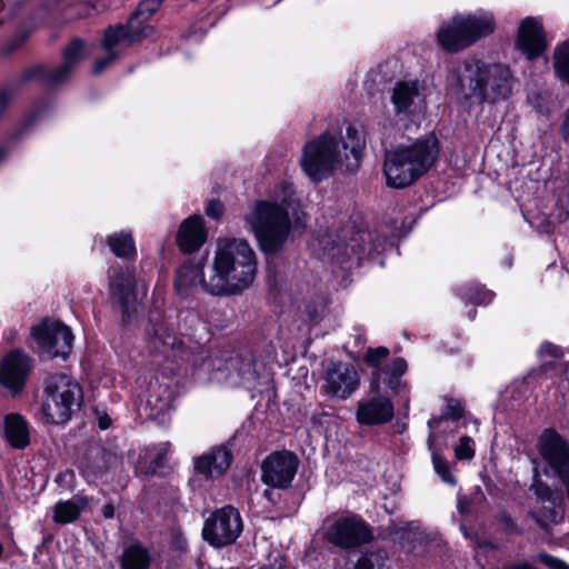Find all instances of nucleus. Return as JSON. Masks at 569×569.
<instances>
[{
	"label": "nucleus",
	"mask_w": 569,
	"mask_h": 569,
	"mask_svg": "<svg viewBox=\"0 0 569 569\" xmlns=\"http://www.w3.org/2000/svg\"><path fill=\"white\" fill-rule=\"evenodd\" d=\"M256 273L257 258L248 241L234 238L220 240L204 291L212 296L241 293L252 284Z\"/></svg>",
	"instance_id": "obj_1"
},
{
	"label": "nucleus",
	"mask_w": 569,
	"mask_h": 569,
	"mask_svg": "<svg viewBox=\"0 0 569 569\" xmlns=\"http://www.w3.org/2000/svg\"><path fill=\"white\" fill-rule=\"evenodd\" d=\"M107 242L111 249V251L120 258H128L134 256L136 246L132 239L131 233L128 232H118L110 234L107 239Z\"/></svg>",
	"instance_id": "obj_31"
},
{
	"label": "nucleus",
	"mask_w": 569,
	"mask_h": 569,
	"mask_svg": "<svg viewBox=\"0 0 569 569\" xmlns=\"http://www.w3.org/2000/svg\"><path fill=\"white\" fill-rule=\"evenodd\" d=\"M243 529L240 512L228 505L214 510L206 520L202 528L203 540L214 548L233 543Z\"/></svg>",
	"instance_id": "obj_10"
},
{
	"label": "nucleus",
	"mask_w": 569,
	"mask_h": 569,
	"mask_svg": "<svg viewBox=\"0 0 569 569\" xmlns=\"http://www.w3.org/2000/svg\"><path fill=\"white\" fill-rule=\"evenodd\" d=\"M164 448L161 450L160 455H159V459L162 458V456L167 452L168 448H169V443L166 442L164 445Z\"/></svg>",
	"instance_id": "obj_52"
},
{
	"label": "nucleus",
	"mask_w": 569,
	"mask_h": 569,
	"mask_svg": "<svg viewBox=\"0 0 569 569\" xmlns=\"http://www.w3.org/2000/svg\"><path fill=\"white\" fill-rule=\"evenodd\" d=\"M207 281L208 279L203 276V264L187 260L176 272L174 289L181 297H187L198 286H201L204 290Z\"/></svg>",
	"instance_id": "obj_26"
},
{
	"label": "nucleus",
	"mask_w": 569,
	"mask_h": 569,
	"mask_svg": "<svg viewBox=\"0 0 569 569\" xmlns=\"http://www.w3.org/2000/svg\"><path fill=\"white\" fill-rule=\"evenodd\" d=\"M359 385L360 376L356 367L338 361L327 368L321 390L332 398L346 400L356 392Z\"/></svg>",
	"instance_id": "obj_15"
},
{
	"label": "nucleus",
	"mask_w": 569,
	"mask_h": 569,
	"mask_svg": "<svg viewBox=\"0 0 569 569\" xmlns=\"http://www.w3.org/2000/svg\"><path fill=\"white\" fill-rule=\"evenodd\" d=\"M439 153V141L432 133L387 151L383 162L387 184L396 189L412 184L435 166Z\"/></svg>",
	"instance_id": "obj_3"
},
{
	"label": "nucleus",
	"mask_w": 569,
	"mask_h": 569,
	"mask_svg": "<svg viewBox=\"0 0 569 569\" xmlns=\"http://www.w3.org/2000/svg\"><path fill=\"white\" fill-rule=\"evenodd\" d=\"M27 38V34H16L3 48H2V53L3 54H9L11 53L12 51H14L23 41L24 39Z\"/></svg>",
	"instance_id": "obj_46"
},
{
	"label": "nucleus",
	"mask_w": 569,
	"mask_h": 569,
	"mask_svg": "<svg viewBox=\"0 0 569 569\" xmlns=\"http://www.w3.org/2000/svg\"><path fill=\"white\" fill-rule=\"evenodd\" d=\"M3 551H4L3 545L0 542V559L2 558Z\"/></svg>",
	"instance_id": "obj_54"
},
{
	"label": "nucleus",
	"mask_w": 569,
	"mask_h": 569,
	"mask_svg": "<svg viewBox=\"0 0 569 569\" xmlns=\"http://www.w3.org/2000/svg\"><path fill=\"white\" fill-rule=\"evenodd\" d=\"M244 221L254 233L261 250L269 253L282 248L291 228L287 209L269 201H257L244 216Z\"/></svg>",
	"instance_id": "obj_4"
},
{
	"label": "nucleus",
	"mask_w": 569,
	"mask_h": 569,
	"mask_svg": "<svg viewBox=\"0 0 569 569\" xmlns=\"http://www.w3.org/2000/svg\"><path fill=\"white\" fill-rule=\"evenodd\" d=\"M131 39L124 34V31H121V28L114 26L107 28L100 42L106 56L96 60L92 72L100 74L119 60L123 49L137 44Z\"/></svg>",
	"instance_id": "obj_21"
},
{
	"label": "nucleus",
	"mask_w": 569,
	"mask_h": 569,
	"mask_svg": "<svg viewBox=\"0 0 569 569\" xmlns=\"http://www.w3.org/2000/svg\"><path fill=\"white\" fill-rule=\"evenodd\" d=\"M264 497H270V491L269 490H264Z\"/></svg>",
	"instance_id": "obj_55"
},
{
	"label": "nucleus",
	"mask_w": 569,
	"mask_h": 569,
	"mask_svg": "<svg viewBox=\"0 0 569 569\" xmlns=\"http://www.w3.org/2000/svg\"><path fill=\"white\" fill-rule=\"evenodd\" d=\"M375 538L372 527L355 513L341 515L328 521L325 539L342 550L369 545Z\"/></svg>",
	"instance_id": "obj_8"
},
{
	"label": "nucleus",
	"mask_w": 569,
	"mask_h": 569,
	"mask_svg": "<svg viewBox=\"0 0 569 569\" xmlns=\"http://www.w3.org/2000/svg\"><path fill=\"white\" fill-rule=\"evenodd\" d=\"M365 146L363 132L353 126H348L346 140L342 141V157L346 170L352 171L358 168Z\"/></svg>",
	"instance_id": "obj_27"
},
{
	"label": "nucleus",
	"mask_w": 569,
	"mask_h": 569,
	"mask_svg": "<svg viewBox=\"0 0 569 569\" xmlns=\"http://www.w3.org/2000/svg\"><path fill=\"white\" fill-rule=\"evenodd\" d=\"M110 425H111V420H110V418H108V417L100 418V420H99V427H100L101 429H107V428H109V427H110Z\"/></svg>",
	"instance_id": "obj_50"
},
{
	"label": "nucleus",
	"mask_w": 569,
	"mask_h": 569,
	"mask_svg": "<svg viewBox=\"0 0 569 569\" xmlns=\"http://www.w3.org/2000/svg\"><path fill=\"white\" fill-rule=\"evenodd\" d=\"M82 389L70 376L56 373L44 381L41 413L48 423H66L80 409Z\"/></svg>",
	"instance_id": "obj_6"
},
{
	"label": "nucleus",
	"mask_w": 569,
	"mask_h": 569,
	"mask_svg": "<svg viewBox=\"0 0 569 569\" xmlns=\"http://www.w3.org/2000/svg\"><path fill=\"white\" fill-rule=\"evenodd\" d=\"M204 365L211 371L223 373L224 379L231 377L234 371L244 381H254L258 378L256 361L250 352L234 353L232 351H218L204 360Z\"/></svg>",
	"instance_id": "obj_14"
},
{
	"label": "nucleus",
	"mask_w": 569,
	"mask_h": 569,
	"mask_svg": "<svg viewBox=\"0 0 569 569\" xmlns=\"http://www.w3.org/2000/svg\"><path fill=\"white\" fill-rule=\"evenodd\" d=\"M13 97L14 90L12 88H4L0 91V118L7 107L11 103Z\"/></svg>",
	"instance_id": "obj_44"
},
{
	"label": "nucleus",
	"mask_w": 569,
	"mask_h": 569,
	"mask_svg": "<svg viewBox=\"0 0 569 569\" xmlns=\"http://www.w3.org/2000/svg\"><path fill=\"white\" fill-rule=\"evenodd\" d=\"M407 361L399 357L395 358L391 363L386 369L385 373L389 375L388 385L393 388L395 382L398 381V378L401 377L407 371Z\"/></svg>",
	"instance_id": "obj_37"
},
{
	"label": "nucleus",
	"mask_w": 569,
	"mask_h": 569,
	"mask_svg": "<svg viewBox=\"0 0 569 569\" xmlns=\"http://www.w3.org/2000/svg\"><path fill=\"white\" fill-rule=\"evenodd\" d=\"M419 94L418 84L415 81H399L396 83L391 102L395 106L396 113L407 112L415 98Z\"/></svg>",
	"instance_id": "obj_28"
},
{
	"label": "nucleus",
	"mask_w": 569,
	"mask_h": 569,
	"mask_svg": "<svg viewBox=\"0 0 569 569\" xmlns=\"http://www.w3.org/2000/svg\"><path fill=\"white\" fill-rule=\"evenodd\" d=\"M83 9H84V12L83 13H79L80 17L88 16L89 11L91 10V7H89L88 4H84Z\"/></svg>",
	"instance_id": "obj_51"
},
{
	"label": "nucleus",
	"mask_w": 569,
	"mask_h": 569,
	"mask_svg": "<svg viewBox=\"0 0 569 569\" xmlns=\"http://www.w3.org/2000/svg\"><path fill=\"white\" fill-rule=\"evenodd\" d=\"M448 419L446 417V413L439 416V417H432L429 422H428V426L430 428H437L443 420Z\"/></svg>",
	"instance_id": "obj_49"
},
{
	"label": "nucleus",
	"mask_w": 569,
	"mask_h": 569,
	"mask_svg": "<svg viewBox=\"0 0 569 569\" xmlns=\"http://www.w3.org/2000/svg\"><path fill=\"white\" fill-rule=\"evenodd\" d=\"M84 42L80 38H73L63 50V62L57 68L36 66L23 72V80H39L46 86H58L72 73L83 59Z\"/></svg>",
	"instance_id": "obj_11"
},
{
	"label": "nucleus",
	"mask_w": 569,
	"mask_h": 569,
	"mask_svg": "<svg viewBox=\"0 0 569 569\" xmlns=\"http://www.w3.org/2000/svg\"><path fill=\"white\" fill-rule=\"evenodd\" d=\"M393 412L390 399L377 395L358 402L356 419L361 426L383 425L392 419Z\"/></svg>",
	"instance_id": "obj_22"
},
{
	"label": "nucleus",
	"mask_w": 569,
	"mask_h": 569,
	"mask_svg": "<svg viewBox=\"0 0 569 569\" xmlns=\"http://www.w3.org/2000/svg\"><path fill=\"white\" fill-rule=\"evenodd\" d=\"M109 298L112 309L121 317V325L131 326L138 317L139 301L136 274L130 269H114L109 276Z\"/></svg>",
	"instance_id": "obj_9"
},
{
	"label": "nucleus",
	"mask_w": 569,
	"mask_h": 569,
	"mask_svg": "<svg viewBox=\"0 0 569 569\" xmlns=\"http://www.w3.org/2000/svg\"><path fill=\"white\" fill-rule=\"evenodd\" d=\"M495 29L496 20L491 12L456 14L441 24L437 32V40L443 50L455 53L491 34Z\"/></svg>",
	"instance_id": "obj_5"
},
{
	"label": "nucleus",
	"mask_w": 569,
	"mask_h": 569,
	"mask_svg": "<svg viewBox=\"0 0 569 569\" xmlns=\"http://www.w3.org/2000/svg\"><path fill=\"white\" fill-rule=\"evenodd\" d=\"M102 515L107 519H111L114 516V507L111 503H107L102 508Z\"/></svg>",
	"instance_id": "obj_48"
},
{
	"label": "nucleus",
	"mask_w": 569,
	"mask_h": 569,
	"mask_svg": "<svg viewBox=\"0 0 569 569\" xmlns=\"http://www.w3.org/2000/svg\"><path fill=\"white\" fill-rule=\"evenodd\" d=\"M232 459L233 455L230 446L223 443L193 458V468L196 473L204 479H214L227 472Z\"/></svg>",
	"instance_id": "obj_20"
},
{
	"label": "nucleus",
	"mask_w": 569,
	"mask_h": 569,
	"mask_svg": "<svg viewBox=\"0 0 569 569\" xmlns=\"http://www.w3.org/2000/svg\"><path fill=\"white\" fill-rule=\"evenodd\" d=\"M31 336L40 352L49 358L67 359L72 349L73 335L69 327L58 321H43L34 326Z\"/></svg>",
	"instance_id": "obj_12"
},
{
	"label": "nucleus",
	"mask_w": 569,
	"mask_h": 569,
	"mask_svg": "<svg viewBox=\"0 0 569 569\" xmlns=\"http://www.w3.org/2000/svg\"><path fill=\"white\" fill-rule=\"evenodd\" d=\"M146 343L151 353H167L181 346L176 332L169 328L160 311H151L146 326Z\"/></svg>",
	"instance_id": "obj_17"
},
{
	"label": "nucleus",
	"mask_w": 569,
	"mask_h": 569,
	"mask_svg": "<svg viewBox=\"0 0 569 569\" xmlns=\"http://www.w3.org/2000/svg\"><path fill=\"white\" fill-rule=\"evenodd\" d=\"M299 465V458L292 451H273L261 463V480L271 488L288 489L296 477Z\"/></svg>",
	"instance_id": "obj_13"
},
{
	"label": "nucleus",
	"mask_w": 569,
	"mask_h": 569,
	"mask_svg": "<svg viewBox=\"0 0 569 569\" xmlns=\"http://www.w3.org/2000/svg\"><path fill=\"white\" fill-rule=\"evenodd\" d=\"M556 369V362L555 361H548L542 363L539 368L532 369L528 376L526 377V380H529L531 378L540 377L543 373H547L549 370Z\"/></svg>",
	"instance_id": "obj_45"
},
{
	"label": "nucleus",
	"mask_w": 569,
	"mask_h": 569,
	"mask_svg": "<svg viewBox=\"0 0 569 569\" xmlns=\"http://www.w3.org/2000/svg\"><path fill=\"white\" fill-rule=\"evenodd\" d=\"M223 213V206L219 200H211L206 207V214L212 219H219Z\"/></svg>",
	"instance_id": "obj_43"
},
{
	"label": "nucleus",
	"mask_w": 569,
	"mask_h": 569,
	"mask_svg": "<svg viewBox=\"0 0 569 569\" xmlns=\"http://www.w3.org/2000/svg\"><path fill=\"white\" fill-rule=\"evenodd\" d=\"M530 516L543 530H548L550 525L557 523L561 519V512L556 508L549 507H543L539 512H531Z\"/></svg>",
	"instance_id": "obj_35"
},
{
	"label": "nucleus",
	"mask_w": 569,
	"mask_h": 569,
	"mask_svg": "<svg viewBox=\"0 0 569 569\" xmlns=\"http://www.w3.org/2000/svg\"><path fill=\"white\" fill-rule=\"evenodd\" d=\"M389 353L390 352L388 348L377 347L369 348L365 355L366 363L377 369V372L373 373L377 377V380H379L380 375L382 373V371L379 369L380 363L389 356Z\"/></svg>",
	"instance_id": "obj_36"
},
{
	"label": "nucleus",
	"mask_w": 569,
	"mask_h": 569,
	"mask_svg": "<svg viewBox=\"0 0 569 569\" xmlns=\"http://www.w3.org/2000/svg\"><path fill=\"white\" fill-rule=\"evenodd\" d=\"M207 240L203 219L200 216L187 218L180 226L177 243L181 251L191 253L200 249Z\"/></svg>",
	"instance_id": "obj_25"
},
{
	"label": "nucleus",
	"mask_w": 569,
	"mask_h": 569,
	"mask_svg": "<svg viewBox=\"0 0 569 569\" xmlns=\"http://www.w3.org/2000/svg\"><path fill=\"white\" fill-rule=\"evenodd\" d=\"M538 355L539 356H550V357H553V358H560L562 356V352L560 350V348L551 342H543L541 343L539 350H538Z\"/></svg>",
	"instance_id": "obj_42"
},
{
	"label": "nucleus",
	"mask_w": 569,
	"mask_h": 569,
	"mask_svg": "<svg viewBox=\"0 0 569 569\" xmlns=\"http://www.w3.org/2000/svg\"><path fill=\"white\" fill-rule=\"evenodd\" d=\"M458 508L461 513L466 512V506L461 501L458 503Z\"/></svg>",
	"instance_id": "obj_53"
},
{
	"label": "nucleus",
	"mask_w": 569,
	"mask_h": 569,
	"mask_svg": "<svg viewBox=\"0 0 569 569\" xmlns=\"http://www.w3.org/2000/svg\"><path fill=\"white\" fill-rule=\"evenodd\" d=\"M446 417L451 420H458L463 416V407L460 400L446 398Z\"/></svg>",
	"instance_id": "obj_40"
},
{
	"label": "nucleus",
	"mask_w": 569,
	"mask_h": 569,
	"mask_svg": "<svg viewBox=\"0 0 569 569\" xmlns=\"http://www.w3.org/2000/svg\"><path fill=\"white\" fill-rule=\"evenodd\" d=\"M432 463L436 472L440 476L442 481L455 485L456 479L450 472V468L448 466V462L438 453H432Z\"/></svg>",
	"instance_id": "obj_38"
},
{
	"label": "nucleus",
	"mask_w": 569,
	"mask_h": 569,
	"mask_svg": "<svg viewBox=\"0 0 569 569\" xmlns=\"http://www.w3.org/2000/svg\"><path fill=\"white\" fill-rule=\"evenodd\" d=\"M517 48L528 60H535L546 51V32L539 18L526 17L521 20L517 34Z\"/></svg>",
	"instance_id": "obj_18"
},
{
	"label": "nucleus",
	"mask_w": 569,
	"mask_h": 569,
	"mask_svg": "<svg viewBox=\"0 0 569 569\" xmlns=\"http://www.w3.org/2000/svg\"><path fill=\"white\" fill-rule=\"evenodd\" d=\"M150 563V552L140 543L127 547L120 558L121 569H148Z\"/></svg>",
	"instance_id": "obj_30"
},
{
	"label": "nucleus",
	"mask_w": 569,
	"mask_h": 569,
	"mask_svg": "<svg viewBox=\"0 0 569 569\" xmlns=\"http://www.w3.org/2000/svg\"><path fill=\"white\" fill-rule=\"evenodd\" d=\"M552 64L556 77L569 86V40L556 46Z\"/></svg>",
	"instance_id": "obj_32"
},
{
	"label": "nucleus",
	"mask_w": 569,
	"mask_h": 569,
	"mask_svg": "<svg viewBox=\"0 0 569 569\" xmlns=\"http://www.w3.org/2000/svg\"><path fill=\"white\" fill-rule=\"evenodd\" d=\"M459 296L467 302L486 305L492 300L493 293L478 284H470L460 288Z\"/></svg>",
	"instance_id": "obj_34"
},
{
	"label": "nucleus",
	"mask_w": 569,
	"mask_h": 569,
	"mask_svg": "<svg viewBox=\"0 0 569 569\" xmlns=\"http://www.w3.org/2000/svg\"><path fill=\"white\" fill-rule=\"evenodd\" d=\"M87 505L86 498L59 501L54 506L53 521L59 525L73 522L80 517Z\"/></svg>",
	"instance_id": "obj_29"
},
{
	"label": "nucleus",
	"mask_w": 569,
	"mask_h": 569,
	"mask_svg": "<svg viewBox=\"0 0 569 569\" xmlns=\"http://www.w3.org/2000/svg\"><path fill=\"white\" fill-rule=\"evenodd\" d=\"M387 552L382 549L361 552L353 565V569H386Z\"/></svg>",
	"instance_id": "obj_33"
},
{
	"label": "nucleus",
	"mask_w": 569,
	"mask_h": 569,
	"mask_svg": "<svg viewBox=\"0 0 569 569\" xmlns=\"http://www.w3.org/2000/svg\"><path fill=\"white\" fill-rule=\"evenodd\" d=\"M450 81L465 99L496 103L511 94L513 77L506 64L485 63L470 57L452 68Z\"/></svg>",
	"instance_id": "obj_2"
},
{
	"label": "nucleus",
	"mask_w": 569,
	"mask_h": 569,
	"mask_svg": "<svg viewBox=\"0 0 569 569\" xmlns=\"http://www.w3.org/2000/svg\"><path fill=\"white\" fill-rule=\"evenodd\" d=\"M173 401V391L168 383L151 381L144 403L139 408L146 417L156 419L167 412Z\"/></svg>",
	"instance_id": "obj_24"
},
{
	"label": "nucleus",
	"mask_w": 569,
	"mask_h": 569,
	"mask_svg": "<svg viewBox=\"0 0 569 569\" xmlns=\"http://www.w3.org/2000/svg\"><path fill=\"white\" fill-rule=\"evenodd\" d=\"M340 141L329 132L308 141L302 148L300 166L312 182H321L345 167Z\"/></svg>",
	"instance_id": "obj_7"
},
{
	"label": "nucleus",
	"mask_w": 569,
	"mask_h": 569,
	"mask_svg": "<svg viewBox=\"0 0 569 569\" xmlns=\"http://www.w3.org/2000/svg\"><path fill=\"white\" fill-rule=\"evenodd\" d=\"M455 455L459 460H470L475 457L473 440L469 436H462L455 448Z\"/></svg>",
	"instance_id": "obj_39"
},
{
	"label": "nucleus",
	"mask_w": 569,
	"mask_h": 569,
	"mask_svg": "<svg viewBox=\"0 0 569 569\" xmlns=\"http://www.w3.org/2000/svg\"><path fill=\"white\" fill-rule=\"evenodd\" d=\"M163 0H143L131 13L127 23H118L114 27L121 28L124 34L136 43L150 38L154 33V28L147 21L159 10Z\"/></svg>",
	"instance_id": "obj_19"
},
{
	"label": "nucleus",
	"mask_w": 569,
	"mask_h": 569,
	"mask_svg": "<svg viewBox=\"0 0 569 569\" xmlns=\"http://www.w3.org/2000/svg\"><path fill=\"white\" fill-rule=\"evenodd\" d=\"M31 359L21 350L8 353L0 363V385L13 395L21 392L31 371Z\"/></svg>",
	"instance_id": "obj_16"
},
{
	"label": "nucleus",
	"mask_w": 569,
	"mask_h": 569,
	"mask_svg": "<svg viewBox=\"0 0 569 569\" xmlns=\"http://www.w3.org/2000/svg\"><path fill=\"white\" fill-rule=\"evenodd\" d=\"M2 435L6 442L16 450H24L31 442L30 425L18 412H10L3 417Z\"/></svg>",
	"instance_id": "obj_23"
},
{
	"label": "nucleus",
	"mask_w": 569,
	"mask_h": 569,
	"mask_svg": "<svg viewBox=\"0 0 569 569\" xmlns=\"http://www.w3.org/2000/svg\"><path fill=\"white\" fill-rule=\"evenodd\" d=\"M560 136L565 143L569 144V107L566 109L562 122L559 129Z\"/></svg>",
	"instance_id": "obj_47"
},
{
	"label": "nucleus",
	"mask_w": 569,
	"mask_h": 569,
	"mask_svg": "<svg viewBox=\"0 0 569 569\" xmlns=\"http://www.w3.org/2000/svg\"><path fill=\"white\" fill-rule=\"evenodd\" d=\"M537 559L549 569H569V565L567 562L546 552L539 553Z\"/></svg>",
	"instance_id": "obj_41"
}]
</instances>
